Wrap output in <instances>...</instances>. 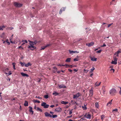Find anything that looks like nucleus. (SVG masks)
Here are the masks:
<instances>
[{
  "label": "nucleus",
  "mask_w": 121,
  "mask_h": 121,
  "mask_svg": "<svg viewBox=\"0 0 121 121\" xmlns=\"http://www.w3.org/2000/svg\"><path fill=\"white\" fill-rule=\"evenodd\" d=\"M117 93V91L114 88H112L109 91V94L112 96L115 95Z\"/></svg>",
  "instance_id": "obj_1"
},
{
  "label": "nucleus",
  "mask_w": 121,
  "mask_h": 121,
  "mask_svg": "<svg viewBox=\"0 0 121 121\" xmlns=\"http://www.w3.org/2000/svg\"><path fill=\"white\" fill-rule=\"evenodd\" d=\"M14 5L16 7H21L23 5L22 4L18 3L17 2H14Z\"/></svg>",
  "instance_id": "obj_2"
},
{
  "label": "nucleus",
  "mask_w": 121,
  "mask_h": 121,
  "mask_svg": "<svg viewBox=\"0 0 121 121\" xmlns=\"http://www.w3.org/2000/svg\"><path fill=\"white\" fill-rule=\"evenodd\" d=\"M41 106H43L44 108H47L48 107L49 105L46 104V103L44 102H43L41 104Z\"/></svg>",
  "instance_id": "obj_3"
},
{
  "label": "nucleus",
  "mask_w": 121,
  "mask_h": 121,
  "mask_svg": "<svg viewBox=\"0 0 121 121\" xmlns=\"http://www.w3.org/2000/svg\"><path fill=\"white\" fill-rule=\"evenodd\" d=\"M81 95L79 92H78L77 94L73 95V99H76L79 96H80Z\"/></svg>",
  "instance_id": "obj_4"
},
{
  "label": "nucleus",
  "mask_w": 121,
  "mask_h": 121,
  "mask_svg": "<svg viewBox=\"0 0 121 121\" xmlns=\"http://www.w3.org/2000/svg\"><path fill=\"white\" fill-rule=\"evenodd\" d=\"M28 48H30V49L32 50H33L34 49H35L36 48V47L32 45H30V46H29L28 47Z\"/></svg>",
  "instance_id": "obj_5"
},
{
  "label": "nucleus",
  "mask_w": 121,
  "mask_h": 121,
  "mask_svg": "<svg viewBox=\"0 0 121 121\" xmlns=\"http://www.w3.org/2000/svg\"><path fill=\"white\" fill-rule=\"evenodd\" d=\"M28 41L30 43H29L30 44V45H32L33 46L35 44H36L37 42L36 41H35L34 42L30 40H28Z\"/></svg>",
  "instance_id": "obj_6"
},
{
  "label": "nucleus",
  "mask_w": 121,
  "mask_h": 121,
  "mask_svg": "<svg viewBox=\"0 0 121 121\" xmlns=\"http://www.w3.org/2000/svg\"><path fill=\"white\" fill-rule=\"evenodd\" d=\"M44 114L45 116L46 117H52V115L47 112H45Z\"/></svg>",
  "instance_id": "obj_7"
},
{
  "label": "nucleus",
  "mask_w": 121,
  "mask_h": 121,
  "mask_svg": "<svg viewBox=\"0 0 121 121\" xmlns=\"http://www.w3.org/2000/svg\"><path fill=\"white\" fill-rule=\"evenodd\" d=\"M94 43L93 42H91L89 43H87L86 44V46H88L89 47H91L94 45Z\"/></svg>",
  "instance_id": "obj_8"
},
{
  "label": "nucleus",
  "mask_w": 121,
  "mask_h": 121,
  "mask_svg": "<svg viewBox=\"0 0 121 121\" xmlns=\"http://www.w3.org/2000/svg\"><path fill=\"white\" fill-rule=\"evenodd\" d=\"M51 45V44H47V45H46V46H43V47H41V49H40V50H44V49L46 48L49 46H50Z\"/></svg>",
  "instance_id": "obj_9"
},
{
  "label": "nucleus",
  "mask_w": 121,
  "mask_h": 121,
  "mask_svg": "<svg viewBox=\"0 0 121 121\" xmlns=\"http://www.w3.org/2000/svg\"><path fill=\"white\" fill-rule=\"evenodd\" d=\"M55 111L60 112L62 111V109L60 107H59L56 108L55 109Z\"/></svg>",
  "instance_id": "obj_10"
},
{
  "label": "nucleus",
  "mask_w": 121,
  "mask_h": 121,
  "mask_svg": "<svg viewBox=\"0 0 121 121\" xmlns=\"http://www.w3.org/2000/svg\"><path fill=\"white\" fill-rule=\"evenodd\" d=\"M69 53L70 54L73 53H79L78 52H77V51H71L70 50H69Z\"/></svg>",
  "instance_id": "obj_11"
},
{
  "label": "nucleus",
  "mask_w": 121,
  "mask_h": 121,
  "mask_svg": "<svg viewBox=\"0 0 121 121\" xmlns=\"http://www.w3.org/2000/svg\"><path fill=\"white\" fill-rule=\"evenodd\" d=\"M21 74L23 77L26 76L27 77H28L29 76L28 74L23 73H21Z\"/></svg>",
  "instance_id": "obj_12"
},
{
  "label": "nucleus",
  "mask_w": 121,
  "mask_h": 121,
  "mask_svg": "<svg viewBox=\"0 0 121 121\" xmlns=\"http://www.w3.org/2000/svg\"><path fill=\"white\" fill-rule=\"evenodd\" d=\"M90 58L91 60L92 61H96L97 60V58H95L94 57H90Z\"/></svg>",
  "instance_id": "obj_13"
},
{
  "label": "nucleus",
  "mask_w": 121,
  "mask_h": 121,
  "mask_svg": "<svg viewBox=\"0 0 121 121\" xmlns=\"http://www.w3.org/2000/svg\"><path fill=\"white\" fill-rule=\"evenodd\" d=\"M31 65V64L30 62H28L27 64L25 65V66L26 67H28L29 66H30Z\"/></svg>",
  "instance_id": "obj_14"
},
{
  "label": "nucleus",
  "mask_w": 121,
  "mask_h": 121,
  "mask_svg": "<svg viewBox=\"0 0 121 121\" xmlns=\"http://www.w3.org/2000/svg\"><path fill=\"white\" fill-rule=\"evenodd\" d=\"M71 59L70 58H67L65 61V62H70L71 61Z\"/></svg>",
  "instance_id": "obj_15"
},
{
  "label": "nucleus",
  "mask_w": 121,
  "mask_h": 121,
  "mask_svg": "<svg viewBox=\"0 0 121 121\" xmlns=\"http://www.w3.org/2000/svg\"><path fill=\"white\" fill-rule=\"evenodd\" d=\"M24 105L25 106H27L28 105V102L26 101H25Z\"/></svg>",
  "instance_id": "obj_16"
},
{
  "label": "nucleus",
  "mask_w": 121,
  "mask_h": 121,
  "mask_svg": "<svg viewBox=\"0 0 121 121\" xmlns=\"http://www.w3.org/2000/svg\"><path fill=\"white\" fill-rule=\"evenodd\" d=\"M101 83V82H100L99 83H98L97 82H96L95 83V86H99L100 85Z\"/></svg>",
  "instance_id": "obj_17"
},
{
  "label": "nucleus",
  "mask_w": 121,
  "mask_h": 121,
  "mask_svg": "<svg viewBox=\"0 0 121 121\" xmlns=\"http://www.w3.org/2000/svg\"><path fill=\"white\" fill-rule=\"evenodd\" d=\"M90 93L89 94V95L91 96H92L93 95V90H91L90 91Z\"/></svg>",
  "instance_id": "obj_18"
},
{
  "label": "nucleus",
  "mask_w": 121,
  "mask_h": 121,
  "mask_svg": "<svg viewBox=\"0 0 121 121\" xmlns=\"http://www.w3.org/2000/svg\"><path fill=\"white\" fill-rule=\"evenodd\" d=\"M59 94L56 91H54V92L53 93V95H54L55 96H56L57 95H58Z\"/></svg>",
  "instance_id": "obj_19"
},
{
  "label": "nucleus",
  "mask_w": 121,
  "mask_h": 121,
  "mask_svg": "<svg viewBox=\"0 0 121 121\" xmlns=\"http://www.w3.org/2000/svg\"><path fill=\"white\" fill-rule=\"evenodd\" d=\"M68 103V102H65L64 101H62L61 102V103L62 104H67Z\"/></svg>",
  "instance_id": "obj_20"
},
{
  "label": "nucleus",
  "mask_w": 121,
  "mask_h": 121,
  "mask_svg": "<svg viewBox=\"0 0 121 121\" xmlns=\"http://www.w3.org/2000/svg\"><path fill=\"white\" fill-rule=\"evenodd\" d=\"M91 117V115L90 114H88L87 115L86 118L87 119H90Z\"/></svg>",
  "instance_id": "obj_21"
},
{
  "label": "nucleus",
  "mask_w": 121,
  "mask_h": 121,
  "mask_svg": "<svg viewBox=\"0 0 121 121\" xmlns=\"http://www.w3.org/2000/svg\"><path fill=\"white\" fill-rule=\"evenodd\" d=\"M37 111H39L41 112H42L43 111L42 109L39 107L37 108Z\"/></svg>",
  "instance_id": "obj_22"
},
{
  "label": "nucleus",
  "mask_w": 121,
  "mask_h": 121,
  "mask_svg": "<svg viewBox=\"0 0 121 121\" xmlns=\"http://www.w3.org/2000/svg\"><path fill=\"white\" fill-rule=\"evenodd\" d=\"M59 87L60 88H65L66 87V86L64 85H62L61 86V85H60L59 86Z\"/></svg>",
  "instance_id": "obj_23"
},
{
  "label": "nucleus",
  "mask_w": 121,
  "mask_h": 121,
  "mask_svg": "<svg viewBox=\"0 0 121 121\" xmlns=\"http://www.w3.org/2000/svg\"><path fill=\"white\" fill-rule=\"evenodd\" d=\"M112 99L107 104V106H108L109 105V104H112Z\"/></svg>",
  "instance_id": "obj_24"
},
{
  "label": "nucleus",
  "mask_w": 121,
  "mask_h": 121,
  "mask_svg": "<svg viewBox=\"0 0 121 121\" xmlns=\"http://www.w3.org/2000/svg\"><path fill=\"white\" fill-rule=\"evenodd\" d=\"M111 63L112 64L116 65L117 64V62L115 61H112L111 62Z\"/></svg>",
  "instance_id": "obj_25"
},
{
  "label": "nucleus",
  "mask_w": 121,
  "mask_h": 121,
  "mask_svg": "<svg viewBox=\"0 0 121 121\" xmlns=\"http://www.w3.org/2000/svg\"><path fill=\"white\" fill-rule=\"evenodd\" d=\"M15 63H12V65H13V69H16L15 68Z\"/></svg>",
  "instance_id": "obj_26"
},
{
  "label": "nucleus",
  "mask_w": 121,
  "mask_h": 121,
  "mask_svg": "<svg viewBox=\"0 0 121 121\" xmlns=\"http://www.w3.org/2000/svg\"><path fill=\"white\" fill-rule=\"evenodd\" d=\"M20 63L21 64V65L22 66L25 65V63L24 62L22 63L21 62H20Z\"/></svg>",
  "instance_id": "obj_27"
},
{
  "label": "nucleus",
  "mask_w": 121,
  "mask_h": 121,
  "mask_svg": "<svg viewBox=\"0 0 121 121\" xmlns=\"http://www.w3.org/2000/svg\"><path fill=\"white\" fill-rule=\"evenodd\" d=\"M82 107L83 109L84 110H86L87 109V108L86 105H84V107L82 106Z\"/></svg>",
  "instance_id": "obj_28"
},
{
  "label": "nucleus",
  "mask_w": 121,
  "mask_h": 121,
  "mask_svg": "<svg viewBox=\"0 0 121 121\" xmlns=\"http://www.w3.org/2000/svg\"><path fill=\"white\" fill-rule=\"evenodd\" d=\"M33 101L34 103L37 102L39 103H40V101H39L37 100H34Z\"/></svg>",
  "instance_id": "obj_29"
},
{
  "label": "nucleus",
  "mask_w": 121,
  "mask_h": 121,
  "mask_svg": "<svg viewBox=\"0 0 121 121\" xmlns=\"http://www.w3.org/2000/svg\"><path fill=\"white\" fill-rule=\"evenodd\" d=\"M44 97L45 99H48V95H44Z\"/></svg>",
  "instance_id": "obj_30"
},
{
  "label": "nucleus",
  "mask_w": 121,
  "mask_h": 121,
  "mask_svg": "<svg viewBox=\"0 0 121 121\" xmlns=\"http://www.w3.org/2000/svg\"><path fill=\"white\" fill-rule=\"evenodd\" d=\"M12 73H11V71H9V73H5V74H8V75H10L11 74H12Z\"/></svg>",
  "instance_id": "obj_31"
},
{
  "label": "nucleus",
  "mask_w": 121,
  "mask_h": 121,
  "mask_svg": "<svg viewBox=\"0 0 121 121\" xmlns=\"http://www.w3.org/2000/svg\"><path fill=\"white\" fill-rule=\"evenodd\" d=\"M5 26H3L2 27L0 26V30H3V28H5Z\"/></svg>",
  "instance_id": "obj_32"
},
{
  "label": "nucleus",
  "mask_w": 121,
  "mask_h": 121,
  "mask_svg": "<svg viewBox=\"0 0 121 121\" xmlns=\"http://www.w3.org/2000/svg\"><path fill=\"white\" fill-rule=\"evenodd\" d=\"M105 116L104 115H102L101 116V119L103 121L104 119L103 118Z\"/></svg>",
  "instance_id": "obj_33"
},
{
  "label": "nucleus",
  "mask_w": 121,
  "mask_h": 121,
  "mask_svg": "<svg viewBox=\"0 0 121 121\" xmlns=\"http://www.w3.org/2000/svg\"><path fill=\"white\" fill-rule=\"evenodd\" d=\"M95 69V68H94V67H93L92 69H91V71L90 72V73H91L92 72H93Z\"/></svg>",
  "instance_id": "obj_34"
},
{
  "label": "nucleus",
  "mask_w": 121,
  "mask_h": 121,
  "mask_svg": "<svg viewBox=\"0 0 121 121\" xmlns=\"http://www.w3.org/2000/svg\"><path fill=\"white\" fill-rule=\"evenodd\" d=\"M95 106L97 108H98L99 105H98V103H95Z\"/></svg>",
  "instance_id": "obj_35"
},
{
  "label": "nucleus",
  "mask_w": 121,
  "mask_h": 121,
  "mask_svg": "<svg viewBox=\"0 0 121 121\" xmlns=\"http://www.w3.org/2000/svg\"><path fill=\"white\" fill-rule=\"evenodd\" d=\"M29 112H30V111L32 110V107L30 106H29Z\"/></svg>",
  "instance_id": "obj_36"
},
{
  "label": "nucleus",
  "mask_w": 121,
  "mask_h": 121,
  "mask_svg": "<svg viewBox=\"0 0 121 121\" xmlns=\"http://www.w3.org/2000/svg\"><path fill=\"white\" fill-rule=\"evenodd\" d=\"M57 117V115H53L52 116V117L53 118H54L55 117Z\"/></svg>",
  "instance_id": "obj_37"
},
{
  "label": "nucleus",
  "mask_w": 121,
  "mask_h": 121,
  "mask_svg": "<svg viewBox=\"0 0 121 121\" xmlns=\"http://www.w3.org/2000/svg\"><path fill=\"white\" fill-rule=\"evenodd\" d=\"M102 51V50H100L97 51L96 52L97 53H100Z\"/></svg>",
  "instance_id": "obj_38"
},
{
  "label": "nucleus",
  "mask_w": 121,
  "mask_h": 121,
  "mask_svg": "<svg viewBox=\"0 0 121 121\" xmlns=\"http://www.w3.org/2000/svg\"><path fill=\"white\" fill-rule=\"evenodd\" d=\"M8 43V45H9L10 44V43L9 41L8 40V39H6L5 41Z\"/></svg>",
  "instance_id": "obj_39"
},
{
  "label": "nucleus",
  "mask_w": 121,
  "mask_h": 121,
  "mask_svg": "<svg viewBox=\"0 0 121 121\" xmlns=\"http://www.w3.org/2000/svg\"><path fill=\"white\" fill-rule=\"evenodd\" d=\"M88 71L89 70H86L85 69H84V72H85L86 73H87Z\"/></svg>",
  "instance_id": "obj_40"
},
{
  "label": "nucleus",
  "mask_w": 121,
  "mask_h": 121,
  "mask_svg": "<svg viewBox=\"0 0 121 121\" xmlns=\"http://www.w3.org/2000/svg\"><path fill=\"white\" fill-rule=\"evenodd\" d=\"M72 109L71 110L69 111V115H71L72 113Z\"/></svg>",
  "instance_id": "obj_41"
},
{
  "label": "nucleus",
  "mask_w": 121,
  "mask_h": 121,
  "mask_svg": "<svg viewBox=\"0 0 121 121\" xmlns=\"http://www.w3.org/2000/svg\"><path fill=\"white\" fill-rule=\"evenodd\" d=\"M78 60L76 58H75L73 59V61H78Z\"/></svg>",
  "instance_id": "obj_42"
},
{
  "label": "nucleus",
  "mask_w": 121,
  "mask_h": 121,
  "mask_svg": "<svg viewBox=\"0 0 121 121\" xmlns=\"http://www.w3.org/2000/svg\"><path fill=\"white\" fill-rule=\"evenodd\" d=\"M62 11H64L65 10V8L64 7H63L61 9Z\"/></svg>",
  "instance_id": "obj_43"
},
{
  "label": "nucleus",
  "mask_w": 121,
  "mask_h": 121,
  "mask_svg": "<svg viewBox=\"0 0 121 121\" xmlns=\"http://www.w3.org/2000/svg\"><path fill=\"white\" fill-rule=\"evenodd\" d=\"M113 24V23H111V24H108V27H109Z\"/></svg>",
  "instance_id": "obj_44"
},
{
  "label": "nucleus",
  "mask_w": 121,
  "mask_h": 121,
  "mask_svg": "<svg viewBox=\"0 0 121 121\" xmlns=\"http://www.w3.org/2000/svg\"><path fill=\"white\" fill-rule=\"evenodd\" d=\"M53 68L56 71H57V69L56 67H53Z\"/></svg>",
  "instance_id": "obj_45"
},
{
  "label": "nucleus",
  "mask_w": 121,
  "mask_h": 121,
  "mask_svg": "<svg viewBox=\"0 0 121 121\" xmlns=\"http://www.w3.org/2000/svg\"><path fill=\"white\" fill-rule=\"evenodd\" d=\"M22 42H24V43H27V41L26 40H25L24 41L23 40L22 41Z\"/></svg>",
  "instance_id": "obj_46"
},
{
  "label": "nucleus",
  "mask_w": 121,
  "mask_h": 121,
  "mask_svg": "<svg viewBox=\"0 0 121 121\" xmlns=\"http://www.w3.org/2000/svg\"><path fill=\"white\" fill-rule=\"evenodd\" d=\"M114 61H116V62H117V58H114Z\"/></svg>",
  "instance_id": "obj_47"
},
{
  "label": "nucleus",
  "mask_w": 121,
  "mask_h": 121,
  "mask_svg": "<svg viewBox=\"0 0 121 121\" xmlns=\"http://www.w3.org/2000/svg\"><path fill=\"white\" fill-rule=\"evenodd\" d=\"M57 65L58 66H65V65H61L60 64H58Z\"/></svg>",
  "instance_id": "obj_48"
},
{
  "label": "nucleus",
  "mask_w": 121,
  "mask_h": 121,
  "mask_svg": "<svg viewBox=\"0 0 121 121\" xmlns=\"http://www.w3.org/2000/svg\"><path fill=\"white\" fill-rule=\"evenodd\" d=\"M117 111H118L117 109H114L113 110V111H115L116 112H117Z\"/></svg>",
  "instance_id": "obj_49"
},
{
  "label": "nucleus",
  "mask_w": 121,
  "mask_h": 121,
  "mask_svg": "<svg viewBox=\"0 0 121 121\" xmlns=\"http://www.w3.org/2000/svg\"><path fill=\"white\" fill-rule=\"evenodd\" d=\"M68 71H69V72H72V70L70 69H68Z\"/></svg>",
  "instance_id": "obj_50"
},
{
  "label": "nucleus",
  "mask_w": 121,
  "mask_h": 121,
  "mask_svg": "<svg viewBox=\"0 0 121 121\" xmlns=\"http://www.w3.org/2000/svg\"><path fill=\"white\" fill-rule=\"evenodd\" d=\"M110 70L111 71H112V70L113 71V73H114V71H115V69H110Z\"/></svg>",
  "instance_id": "obj_51"
},
{
  "label": "nucleus",
  "mask_w": 121,
  "mask_h": 121,
  "mask_svg": "<svg viewBox=\"0 0 121 121\" xmlns=\"http://www.w3.org/2000/svg\"><path fill=\"white\" fill-rule=\"evenodd\" d=\"M62 11L61 9H60L59 12V13L60 14H61L62 12Z\"/></svg>",
  "instance_id": "obj_52"
},
{
  "label": "nucleus",
  "mask_w": 121,
  "mask_h": 121,
  "mask_svg": "<svg viewBox=\"0 0 121 121\" xmlns=\"http://www.w3.org/2000/svg\"><path fill=\"white\" fill-rule=\"evenodd\" d=\"M35 98H38L39 99H42V98L41 97H40L39 96L37 97V96H36L35 97Z\"/></svg>",
  "instance_id": "obj_53"
},
{
  "label": "nucleus",
  "mask_w": 121,
  "mask_h": 121,
  "mask_svg": "<svg viewBox=\"0 0 121 121\" xmlns=\"http://www.w3.org/2000/svg\"><path fill=\"white\" fill-rule=\"evenodd\" d=\"M106 46V45L105 44H104L103 45L101 46V47H103Z\"/></svg>",
  "instance_id": "obj_54"
},
{
  "label": "nucleus",
  "mask_w": 121,
  "mask_h": 121,
  "mask_svg": "<svg viewBox=\"0 0 121 121\" xmlns=\"http://www.w3.org/2000/svg\"><path fill=\"white\" fill-rule=\"evenodd\" d=\"M119 88L120 89V90L119 92V93L120 95H121V87H120Z\"/></svg>",
  "instance_id": "obj_55"
},
{
  "label": "nucleus",
  "mask_w": 121,
  "mask_h": 121,
  "mask_svg": "<svg viewBox=\"0 0 121 121\" xmlns=\"http://www.w3.org/2000/svg\"><path fill=\"white\" fill-rule=\"evenodd\" d=\"M120 52H121V51L119 50H118L117 52V53L118 54Z\"/></svg>",
  "instance_id": "obj_56"
},
{
  "label": "nucleus",
  "mask_w": 121,
  "mask_h": 121,
  "mask_svg": "<svg viewBox=\"0 0 121 121\" xmlns=\"http://www.w3.org/2000/svg\"><path fill=\"white\" fill-rule=\"evenodd\" d=\"M30 112H32L31 114H33L34 112L32 110Z\"/></svg>",
  "instance_id": "obj_57"
},
{
  "label": "nucleus",
  "mask_w": 121,
  "mask_h": 121,
  "mask_svg": "<svg viewBox=\"0 0 121 121\" xmlns=\"http://www.w3.org/2000/svg\"><path fill=\"white\" fill-rule=\"evenodd\" d=\"M72 115H71L70 116H68L67 117L68 118H70V117H72Z\"/></svg>",
  "instance_id": "obj_58"
},
{
  "label": "nucleus",
  "mask_w": 121,
  "mask_h": 121,
  "mask_svg": "<svg viewBox=\"0 0 121 121\" xmlns=\"http://www.w3.org/2000/svg\"><path fill=\"white\" fill-rule=\"evenodd\" d=\"M55 106L54 105H52L50 106V107L51 108H53Z\"/></svg>",
  "instance_id": "obj_59"
},
{
  "label": "nucleus",
  "mask_w": 121,
  "mask_h": 121,
  "mask_svg": "<svg viewBox=\"0 0 121 121\" xmlns=\"http://www.w3.org/2000/svg\"><path fill=\"white\" fill-rule=\"evenodd\" d=\"M65 65V66H68L69 67V65L68 64H65V65Z\"/></svg>",
  "instance_id": "obj_60"
},
{
  "label": "nucleus",
  "mask_w": 121,
  "mask_h": 121,
  "mask_svg": "<svg viewBox=\"0 0 121 121\" xmlns=\"http://www.w3.org/2000/svg\"><path fill=\"white\" fill-rule=\"evenodd\" d=\"M73 66L72 65H70L69 66V67L71 68H72Z\"/></svg>",
  "instance_id": "obj_61"
},
{
  "label": "nucleus",
  "mask_w": 121,
  "mask_h": 121,
  "mask_svg": "<svg viewBox=\"0 0 121 121\" xmlns=\"http://www.w3.org/2000/svg\"><path fill=\"white\" fill-rule=\"evenodd\" d=\"M57 73H59L60 72V71H58L57 72Z\"/></svg>",
  "instance_id": "obj_62"
},
{
  "label": "nucleus",
  "mask_w": 121,
  "mask_h": 121,
  "mask_svg": "<svg viewBox=\"0 0 121 121\" xmlns=\"http://www.w3.org/2000/svg\"><path fill=\"white\" fill-rule=\"evenodd\" d=\"M50 114H53L54 113V112H52L50 111Z\"/></svg>",
  "instance_id": "obj_63"
},
{
  "label": "nucleus",
  "mask_w": 121,
  "mask_h": 121,
  "mask_svg": "<svg viewBox=\"0 0 121 121\" xmlns=\"http://www.w3.org/2000/svg\"><path fill=\"white\" fill-rule=\"evenodd\" d=\"M73 70L75 71L76 72H77L78 71V70H77L76 69H73Z\"/></svg>",
  "instance_id": "obj_64"
}]
</instances>
